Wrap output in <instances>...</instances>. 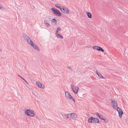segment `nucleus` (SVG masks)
Returning <instances> with one entry per match:
<instances>
[{"label": "nucleus", "mask_w": 128, "mask_h": 128, "mask_svg": "<svg viewBox=\"0 0 128 128\" xmlns=\"http://www.w3.org/2000/svg\"><path fill=\"white\" fill-rule=\"evenodd\" d=\"M26 114L28 116L34 117V111L30 109H27L25 112Z\"/></svg>", "instance_id": "f257e3e1"}, {"label": "nucleus", "mask_w": 128, "mask_h": 128, "mask_svg": "<svg viewBox=\"0 0 128 128\" xmlns=\"http://www.w3.org/2000/svg\"><path fill=\"white\" fill-rule=\"evenodd\" d=\"M51 10L53 13L56 15L58 16H62V14L61 12L58 10L54 8H52Z\"/></svg>", "instance_id": "f03ea898"}, {"label": "nucleus", "mask_w": 128, "mask_h": 128, "mask_svg": "<svg viewBox=\"0 0 128 128\" xmlns=\"http://www.w3.org/2000/svg\"><path fill=\"white\" fill-rule=\"evenodd\" d=\"M68 116H70V120L71 119L75 120L77 118V115L74 113L68 114Z\"/></svg>", "instance_id": "7ed1b4c3"}, {"label": "nucleus", "mask_w": 128, "mask_h": 128, "mask_svg": "<svg viewBox=\"0 0 128 128\" xmlns=\"http://www.w3.org/2000/svg\"><path fill=\"white\" fill-rule=\"evenodd\" d=\"M71 88L74 93L75 94L77 93L79 90V88L78 87L72 85L71 86Z\"/></svg>", "instance_id": "20e7f679"}, {"label": "nucleus", "mask_w": 128, "mask_h": 128, "mask_svg": "<svg viewBox=\"0 0 128 128\" xmlns=\"http://www.w3.org/2000/svg\"><path fill=\"white\" fill-rule=\"evenodd\" d=\"M92 48L93 49L96 50L98 51H101L103 52H104V50L100 46H93Z\"/></svg>", "instance_id": "39448f33"}, {"label": "nucleus", "mask_w": 128, "mask_h": 128, "mask_svg": "<svg viewBox=\"0 0 128 128\" xmlns=\"http://www.w3.org/2000/svg\"><path fill=\"white\" fill-rule=\"evenodd\" d=\"M30 42H30V45L32 46L35 49H36V50L38 51L40 50L39 48L36 44H33V42L32 41H31Z\"/></svg>", "instance_id": "423d86ee"}, {"label": "nucleus", "mask_w": 128, "mask_h": 128, "mask_svg": "<svg viewBox=\"0 0 128 128\" xmlns=\"http://www.w3.org/2000/svg\"><path fill=\"white\" fill-rule=\"evenodd\" d=\"M111 100L112 103L113 104V107L114 108H116L117 106V102L114 100L111 99Z\"/></svg>", "instance_id": "0eeeda50"}, {"label": "nucleus", "mask_w": 128, "mask_h": 128, "mask_svg": "<svg viewBox=\"0 0 128 128\" xmlns=\"http://www.w3.org/2000/svg\"><path fill=\"white\" fill-rule=\"evenodd\" d=\"M36 84L39 88H42V89H43L44 88V84H42L40 82H36Z\"/></svg>", "instance_id": "6e6552de"}, {"label": "nucleus", "mask_w": 128, "mask_h": 128, "mask_svg": "<svg viewBox=\"0 0 128 128\" xmlns=\"http://www.w3.org/2000/svg\"><path fill=\"white\" fill-rule=\"evenodd\" d=\"M65 92L66 98L67 99H70V98H72V96L70 93L67 91H65Z\"/></svg>", "instance_id": "1a4fd4ad"}, {"label": "nucleus", "mask_w": 128, "mask_h": 128, "mask_svg": "<svg viewBox=\"0 0 128 128\" xmlns=\"http://www.w3.org/2000/svg\"><path fill=\"white\" fill-rule=\"evenodd\" d=\"M96 115L98 116L99 118L101 120H103V117L102 115L98 112H96Z\"/></svg>", "instance_id": "9d476101"}, {"label": "nucleus", "mask_w": 128, "mask_h": 128, "mask_svg": "<svg viewBox=\"0 0 128 128\" xmlns=\"http://www.w3.org/2000/svg\"><path fill=\"white\" fill-rule=\"evenodd\" d=\"M96 74L98 75L100 79H102L104 78L101 75L100 73H98L97 70H96Z\"/></svg>", "instance_id": "9b49d317"}, {"label": "nucleus", "mask_w": 128, "mask_h": 128, "mask_svg": "<svg viewBox=\"0 0 128 128\" xmlns=\"http://www.w3.org/2000/svg\"><path fill=\"white\" fill-rule=\"evenodd\" d=\"M60 34H58V33H56V36H57V37L58 38H60L61 39H63V36H61L60 35Z\"/></svg>", "instance_id": "f8f14e48"}, {"label": "nucleus", "mask_w": 128, "mask_h": 128, "mask_svg": "<svg viewBox=\"0 0 128 128\" xmlns=\"http://www.w3.org/2000/svg\"><path fill=\"white\" fill-rule=\"evenodd\" d=\"M94 119V117H92V116L90 117V118L88 120V122L89 123H92V122L93 121V122Z\"/></svg>", "instance_id": "ddd939ff"}, {"label": "nucleus", "mask_w": 128, "mask_h": 128, "mask_svg": "<svg viewBox=\"0 0 128 128\" xmlns=\"http://www.w3.org/2000/svg\"><path fill=\"white\" fill-rule=\"evenodd\" d=\"M119 117L121 118H122V116L123 114L122 110L118 112Z\"/></svg>", "instance_id": "4468645a"}, {"label": "nucleus", "mask_w": 128, "mask_h": 128, "mask_svg": "<svg viewBox=\"0 0 128 128\" xmlns=\"http://www.w3.org/2000/svg\"><path fill=\"white\" fill-rule=\"evenodd\" d=\"M65 12H63L64 14H69L70 12V11L68 8H65V9L64 10Z\"/></svg>", "instance_id": "2eb2a0df"}, {"label": "nucleus", "mask_w": 128, "mask_h": 128, "mask_svg": "<svg viewBox=\"0 0 128 128\" xmlns=\"http://www.w3.org/2000/svg\"><path fill=\"white\" fill-rule=\"evenodd\" d=\"M22 36H23L24 38L26 40H27V39H28H28H30V38L29 37H28V36L25 34H23Z\"/></svg>", "instance_id": "dca6fc26"}, {"label": "nucleus", "mask_w": 128, "mask_h": 128, "mask_svg": "<svg viewBox=\"0 0 128 128\" xmlns=\"http://www.w3.org/2000/svg\"><path fill=\"white\" fill-rule=\"evenodd\" d=\"M93 122L96 123H98L100 122L98 119L95 118H94Z\"/></svg>", "instance_id": "f3484780"}, {"label": "nucleus", "mask_w": 128, "mask_h": 128, "mask_svg": "<svg viewBox=\"0 0 128 128\" xmlns=\"http://www.w3.org/2000/svg\"><path fill=\"white\" fill-rule=\"evenodd\" d=\"M87 15L88 17L89 18H91L92 17V15L89 12H87Z\"/></svg>", "instance_id": "a211bd4d"}, {"label": "nucleus", "mask_w": 128, "mask_h": 128, "mask_svg": "<svg viewBox=\"0 0 128 128\" xmlns=\"http://www.w3.org/2000/svg\"><path fill=\"white\" fill-rule=\"evenodd\" d=\"M60 5L59 4H55V6L57 8H59L61 10H62V8L60 7Z\"/></svg>", "instance_id": "6ab92c4d"}, {"label": "nucleus", "mask_w": 128, "mask_h": 128, "mask_svg": "<svg viewBox=\"0 0 128 128\" xmlns=\"http://www.w3.org/2000/svg\"><path fill=\"white\" fill-rule=\"evenodd\" d=\"M52 22H53L55 24H57V21L55 19H53L52 20Z\"/></svg>", "instance_id": "aec40b11"}, {"label": "nucleus", "mask_w": 128, "mask_h": 128, "mask_svg": "<svg viewBox=\"0 0 128 128\" xmlns=\"http://www.w3.org/2000/svg\"><path fill=\"white\" fill-rule=\"evenodd\" d=\"M26 40L28 42V44H30V42H31L30 41H32L30 39H30H28H28H27V40Z\"/></svg>", "instance_id": "412c9836"}, {"label": "nucleus", "mask_w": 128, "mask_h": 128, "mask_svg": "<svg viewBox=\"0 0 128 128\" xmlns=\"http://www.w3.org/2000/svg\"><path fill=\"white\" fill-rule=\"evenodd\" d=\"M116 110L118 112H120L122 110L119 107H117L116 108Z\"/></svg>", "instance_id": "4be33fe9"}, {"label": "nucleus", "mask_w": 128, "mask_h": 128, "mask_svg": "<svg viewBox=\"0 0 128 128\" xmlns=\"http://www.w3.org/2000/svg\"><path fill=\"white\" fill-rule=\"evenodd\" d=\"M68 114H65L64 116V117L65 118H69L68 116Z\"/></svg>", "instance_id": "5701e85b"}, {"label": "nucleus", "mask_w": 128, "mask_h": 128, "mask_svg": "<svg viewBox=\"0 0 128 128\" xmlns=\"http://www.w3.org/2000/svg\"><path fill=\"white\" fill-rule=\"evenodd\" d=\"M104 120L105 122L106 123H107L108 122V120L107 118L104 119L103 118V120Z\"/></svg>", "instance_id": "b1692460"}, {"label": "nucleus", "mask_w": 128, "mask_h": 128, "mask_svg": "<svg viewBox=\"0 0 128 128\" xmlns=\"http://www.w3.org/2000/svg\"><path fill=\"white\" fill-rule=\"evenodd\" d=\"M70 100H71L72 101L74 102H75V100L73 98V97L72 96V98H70Z\"/></svg>", "instance_id": "393cba45"}, {"label": "nucleus", "mask_w": 128, "mask_h": 128, "mask_svg": "<svg viewBox=\"0 0 128 128\" xmlns=\"http://www.w3.org/2000/svg\"><path fill=\"white\" fill-rule=\"evenodd\" d=\"M46 25L48 27H50V25L48 23H46Z\"/></svg>", "instance_id": "a878e982"}, {"label": "nucleus", "mask_w": 128, "mask_h": 128, "mask_svg": "<svg viewBox=\"0 0 128 128\" xmlns=\"http://www.w3.org/2000/svg\"><path fill=\"white\" fill-rule=\"evenodd\" d=\"M65 8H62V10H61V11L62 12H66L65 11Z\"/></svg>", "instance_id": "bb28decb"}, {"label": "nucleus", "mask_w": 128, "mask_h": 128, "mask_svg": "<svg viewBox=\"0 0 128 128\" xmlns=\"http://www.w3.org/2000/svg\"><path fill=\"white\" fill-rule=\"evenodd\" d=\"M57 30L58 31H60L61 30V28L59 27H58L57 28Z\"/></svg>", "instance_id": "cd10ccee"}, {"label": "nucleus", "mask_w": 128, "mask_h": 128, "mask_svg": "<svg viewBox=\"0 0 128 128\" xmlns=\"http://www.w3.org/2000/svg\"><path fill=\"white\" fill-rule=\"evenodd\" d=\"M19 76H20L22 79H23V80H24L25 81H26V80L23 78H22V76H20V75H18Z\"/></svg>", "instance_id": "c85d7f7f"}, {"label": "nucleus", "mask_w": 128, "mask_h": 128, "mask_svg": "<svg viewBox=\"0 0 128 128\" xmlns=\"http://www.w3.org/2000/svg\"><path fill=\"white\" fill-rule=\"evenodd\" d=\"M67 68H69L70 69L71 71H72V69L70 67L68 66L67 67Z\"/></svg>", "instance_id": "c756f323"}, {"label": "nucleus", "mask_w": 128, "mask_h": 128, "mask_svg": "<svg viewBox=\"0 0 128 128\" xmlns=\"http://www.w3.org/2000/svg\"><path fill=\"white\" fill-rule=\"evenodd\" d=\"M2 8V5L0 4V9H1Z\"/></svg>", "instance_id": "7c9ffc66"}, {"label": "nucleus", "mask_w": 128, "mask_h": 128, "mask_svg": "<svg viewBox=\"0 0 128 128\" xmlns=\"http://www.w3.org/2000/svg\"><path fill=\"white\" fill-rule=\"evenodd\" d=\"M58 31L57 30H56V33H58Z\"/></svg>", "instance_id": "2f4dec72"}, {"label": "nucleus", "mask_w": 128, "mask_h": 128, "mask_svg": "<svg viewBox=\"0 0 128 128\" xmlns=\"http://www.w3.org/2000/svg\"><path fill=\"white\" fill-rule=\"evenodd\" d=\"M2 49L1 48H0V52H2Z\"/></svg>", "instance_id": "473e14b6"}, {"label": "nucleus", "mask_w": 128, "mask_h": 128, "mask_svg": "<svg viewBox=\"0 0 128 128\" xmlns=\"http://www.w3.org/2000/svg\"><path fill=\"white\" fill-rule=\"evenodd\" d=\"M26 83H27V84H28V83L26 81H25Z\"/></svg>", "instance_id": "72a5a7b5"}]
</instances>
